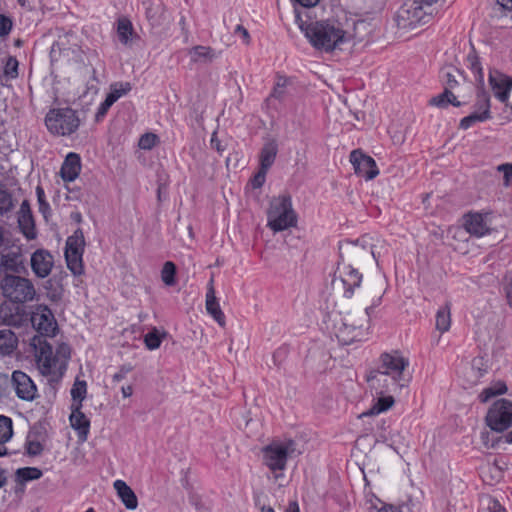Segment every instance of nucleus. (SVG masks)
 <instances>
[{"mask_svg":"<svg viewBox=\"0 0 512 512\" xmlns=\"http://www.w3.org/2000/svg\"><path fill=\"white\" fill-rule=\"evenodd\" d=\"M300 29L316 50L325 53L333 52L352 38L343 24L336 19L302 23Z\"/></svg>","mask_w":512,"mask_h":512,"instance_id":"nucleus-1","label":"nucleus"},{"mask_svg":"<svg viewBox=\"0 0 512 512\" xmlns=\"http://www.w3.org/2000/svg\"><path fill=\"white\" fill-rule=\"evenodd\" d=\"M31 346L34 348L36 364L42 375L56 378L64 374L71 354L69 345L61 343L54 352L45 338L34 336L31 339Z\"/></svg>","mask_w":512,"mask_h":512,"instance_id":"nucleus-2","label":"nucleus"},{"mask_svg":"<svg viewBox=\"0 0 512 512\" xmlns=\"http://www.w3.org/2000/svg\"><path fill=\"white\" fill-rule=\"evenodd\" d=\"M372 238L365 235L357 240H345L339 245V262L348 263L362 269L365 265L376 263L377 256L374 250Z\"/></svg>","mask_w":512,"mask_h":512,"instance_id":"nucleus-3","label":"nucleus"},{"mask_svg":"<svg viewBox=\"0 0 512 512\" xmlns=\"http://www.w3.org/2000/svg\"><path fill=\"white\" fill-rule=\"evenodd\" d=\"M434 11L422 0H408L397 10L394 20L397 28L406 32L428 23Z\"/></svg>","mask_w":512,"mask_h":512,"instance_id":"nucleus-4","label":"nucleus"},{"mask_svg":"<svg viewBox=\"0 0 512 512\" xmlns=\"http://www.w3.org/2000/svg\"><path fill=\"white\" fill-rule=\"evenodd\" d=\"M297 216L292 208L291 198L279 196L274 198L267 212V226L274 232L284 231L295 227Z\"/></svg>","mask_w":512,"mask_h":512,"instance_id":"nucleus-5","label":"nucleus"},{"mask_svg":"<svg viewBox=\"0 0 512 512\" xmlns=\"http://www.w3.org/2000/svg\"><path fill=\"white\" fill-rule=\"evenodd\" d=\"M381 298H378L377 303L366 307L364 314L357 319L355 315L346 317L342 326L338 329L337 337L340 342L349 345L355 341H361L368 334L371 314L374 308L379 304Z\"/></svg>","mask_w":512,"mask_h":512,"instance_id":"nucleus-6","label":"nucleus"},{"mask_svg":"<svg viewBox=\"0 0 512 512\" xmlns=\"http://www.w3.org/2000/svg\"><path fill=\"white\" fill-rule=\"evenodd\" d=\"M77 112L71 108L50 109L45 116L48 131L56 136H70L80 126Z\"/></svg>","mask_w":512,"mask_h":512,"instance_id":"nucleus-7","label":"nucleus"},{"mask_svg":"<svg viewBox=\"0 0 512 512\" xmlns=\"http://www.w3.org/2000/svg\"><path fill=\"white\" fill-rule=\"evenodd\" d=\"M262 452L264 464L278 477L276 473L285 470L288 458L296 453V443L292 439L273 441Z\"/></svg>","mask_w":512,"mask_h":512,"instance_id":"nucleus-8","label":"nucleus"},{"mask_svg":"<svg viewBox=\"0 0 512 512\" xmlns=\"http://www.w3.org/2000/svg\"><path fill=\"white\" fill-rule=\"evenodd\" d=\"M4 297L11 302L23 304L33 301L36 296V289L31 280L16 276L5 275L1 282Z\"/></svg>","mask_w":512,"mask_h":512,"instance_id":"nucleus-9","label":"nucleus"},{"mask_svg":"<svg viewBox=\"0 0 512 512\" xmlns=\"http://www.w3.org/2000/svg\"><path fill=\"white\" fill-rule=\"evenodd\" d=\"M366 380L377 395L399 394L403 388L408 387L411 377H398L374 369L368 372Z\"/></svg>","mask_w":512,"mask_h":512,"instance_id":"nucleus-10","label":"nucleus"},{"mask_svg":"<svg viewBox=\"0 0 512 512\" xmlns=\"http://www.w3.org/2000/svg\"><path fill=\"white\" fill-rule=\"evenodd\" d=\"M366 380L377 395L399 394L403 388L408 387L411 377H398L374 369L368 372Z\"/></svg>","mask_w":512,"mask_h":512,"instance_id":"nucleus-11","label":"nucleus"},{"mask_svg":"<svg viewBox=\"0 0 512 512\" xmlns=\"http://www.w3.org/2000/svg\"><path fill=\"white\" fill-rule=\"evenodd\" d=\"M30 321L33 328L42 338L53 337L58 329V324L51 309L43 304L33 307Z\"/></svg>","mask_w":512,"mask_h":512,"instance_id":"nucleus-12","label":"nucleus"},{"mask_svg":"<svg viewBox=\"0 0 512 512\" xmlns=\"http://www.w3.org/2000/svg\"><path fill=\"white\" fill-rule=\"evenodd\" d=\"M487 425L494 431L502 432L512 426V402L497 400L486 416Z\"/></svg>","mask_w":512,"mask_h":512,"instance_id":"nucleus-13","label":"nucleus"},{"mask_svg":"<svg viewBox=\"0 0 512 512\" xmlns=\"http://www.w3.org/2000/svg\"><path fill=\"white\" fill-rule=\"evenodd\" d=\"M337 281L342 285L344 297L351 298L355 288H358L362 282V274L358 267L338 261L334 282Z\"/></svg>","mask_w":512,"mask_h":512,"instance_id":"nucleus-14","label":"nucleus"},{"mask_svg":"<svg viewBox=\"0 0 512 512\" xmlns=\"http://www.w3.org/2000/svg\"><path fill=\"white\" fill-rule=\"evenodd\" d=\"M408 366V358L404 357L399 351H392L390 353L381 354L378 367L375 370L393 374L398 377H410V375L406 373Z\"/></svg>","mask_w":512,"mask_h":512,"instance_id":"nucleus-15","label":"nucleus"},{"mask_svg":"<svg viewBox=\"0 0 512 512\" xmlns=\"http://www.w3.org/2000/svg\"><path fill=\"white\" fill-rule=\"evenodd\" d=\"M28 321L25 308L15 302L5 301L0 305V324L20 328Z\"/></svg>","mask_w":512,"mask_h":512,"instance_id":"nucleus-16","label":"nucleus"},{"mask_svg":"<svg viewBox=\"0 0 512 512\" xmlns=\"http://www.w3.org/2000/svg\"><path fill=\"white\" fill-rule=\"evenodd\" d=\"M11 386L16 396L21 400L33 401L38 396L34 381L23 371L16 370L12 373Z\"/></svg>","mask_w":512,"mask_h":512,"instance_id":"nucleus-17","label":"nucleus"},{"mask_svg":"<svg viewBox=\"0 0 512 512\" xmlns=\"http://www.w3.org/2000/svg\"><path fill=\"white\" fill-rule=\"evenodd\" d=\"M350 162L354 167L355 173L364 177L366 180H372L379 174L375 160L363 154L361 151H352L350 154Z\"/></svg>","mask_w":512,"mask_h":512,"instance_id":"nucleus-18","label":"nucleus"},{"mask_svg":"<svg viewBox=\"0 0 512 512\" xmlns=\"http://www.w3.org/2000/svg\"><path fill=\"white\" fill-rule=\"evenodd\" d=\"M30 265L37 277L46 278L52 271L54 259L48 250L37 249L31 255Z\"/></svg>","mask_w":512,"mask_h":512,"instance_id":"nucleus-19","label":"nucleus"},{"mask_svg":"<svg viewBox=\"0 0 512 512\" xmlns=\"http://www.w3.org/2000/svg\"><path fill=\"white\" fill-rule=\"evenodd\" d=\"M81 407V403H74L72 405V412L69 419L71 427L77 432L78 439L84 442L88 438L90 421L81 411Z\"/></svg>","mask_w":512,"mask_h":512,"instance_id":"nucleus-20","label":"nucleus"},{"mask_svg":"<svg viewBox=\"0 0 512 512\" xmlns=\"http://www.w3.org/2000/svg\"><path fill=\"white\" fill-rule=\"evenodd\" d=\"M18 225L21 232L28 240L36 238L35 223L27 200H24L20 205L18 211Z\"/></svg>","mask_w":512,"mask_h":512,"instance_id":"nucleus-21","label":"nucleus"},{"mask_svg":"<svg viewBox=\"0 0 512 512\" xmlns=\"http://www.w3.org/2000/svg\"><path fill=\"white\" fill-rule=\"evenodd\" d=\"M489 81L495 97L502 103H507L512 89V78L497 73L490 74Z\"/></svg>","mask_w":512,"mask_h":512,"instance_id":"nucleus-22","label":"nucleus"},{"mask_svg":"<svg viewBox=\"0 0 512 512\" xmlns=\"http://www.w3.org/2000/svg\"><path fill=\"white\" fill-rule=\"evenodd\" d=\"M466 231L475 236L482 237L491 232V228L486 218L480 213H471L465 217Z\"/></svg>","mask_w":512,"mask_h":512,"instance_id":"nucleus-23","label":"nucleus"},{"mask_svg":"<svg viewBox=\"0 0 512 512\" xmlns=\"http://www.w3.org/2000/svg\"><path fill=\"white\" fill-rule=\"evenodd\" d=\"M81 171V159L80 156L76 153H69L60 170V174L62 179L65 182L74 181L80 174Z\"/></svg>","mask_w":512,"mask_h":512,"instance_id":"nucleus-24","label":"nucleus"},{"mask_svg":"<svg viewBox=\"0 0 512 512\" xmlns=\"http://www.w3.org/2000/svg\"><path fill=\"white\" fill-rule=\"evenodd\" d=\"M213 278L210 279L208 290L206 293V310L214 318V320L220 325L225 326V316L222 312L220 305L215 296V290L213 286Z\"/></svg>","mask_w":512,"mask_h":512,"instance_id":"nucleus-25","label":"nucleus"},{"mask_svg":"<svg viewBox=\"0 0 512 512\" xmlns=\"http://www.w3.org/2000/svg\"><path fill=\"white\" fill-rule=\"evenodd\" d=\"M118 497L124 506L129 510H135L138 507V499L134 491L123 480H116L113 484Z\"/></svg>","mask_w":512,"mask_h":512,"instance_id":"nucleus-26","label":"nucleus"},{"mask_svg":"<svg viewBox=\"0 0 512 512\" xmlns=\"http://www.w3.org/2000/svg\"><path fill=\"white\" fill-rule=\"evenodd\" d=\"M44 436L37 430L32 429L29 431L25 448L26 452L29 456H38L40 455L44 450Z\"/></svg>","mask_w":512,"mask_h":512,"instance_id":"nucleus-27","label":"nucleus"},{"mask_svg":"<svg viewBox=\"0 0 512 512\" xmlns=\"http://www.w3.org/2000/svg\"><path fill=\"white\" fill-rule=\"evenodd\" d=\"M278 152V145L275 140L267 141L260 152V168L269 170L273 165Z\"/></svg>","mask_w":512,"mask_h":512,"instance_id":"nucleus-28","label":"nucleus"},{"mask_svg":"<svg viewBox=\"0 0 512 512\" xmlns=\"http://www.w3.org/2000/svg\"><path fill=\"white\" fill-rule=\"evenodd\" d=\"M1 265L7 271L21 273L25 270L24 260L19 252H8L2 256Z\"/></svg>","mask_w":512,"mask_h":512,"instance_id":"nucleus-29","label":"nucleus"},{"mask_svg":"<svg viewBox=\"0 0 512 512\" xmlns=\"http://www.w3.org/2000/svg\"><path fill=\"white\" fill-rule=\"evenodd\" d=\"M457 98L458 96H456L452 92V90H449V88H445L441 94L431 98L429 103L438 108H447L449 105L460 107L461 105L466 103L459 101Z\"/></svg>","mask_w":512,"mask_h":512,"instance_id":"nucleus-30","label":"nucleus"},{"mask_svg":"<svg viewBox=\"0 0 512 512\" xmlns=\"http://www.w3.org/2000/svg\"><path fill=\"white\" fill-rule=\"evenodd\" d=\"M18 339L10 329L0 330V355H9L17 347Z\"/></svg>","mask_w":512,"mask_h":512,"instance_id":"nucleus-31","label":"nucleus"},{"mask_svg":"<svg viewBox=\"0 0 512 512\" xmlns=\"http://www.w3.org/2000/svg\"><path fill=\"white\" fill-rule=\"evenodd\" d=\"M436 329L440 333H445L450 329L451 326V308L450 304L446 303L443 307H440L436 313Z\"/></svg>","mask_w":512,"mask_h":512,"instance_id":"nucleus-32","label":"nucleus"},{"mask_svg":"<svg viewBox=\"0 0 512 512\" xmlns=\"http://www.w3.org/2000/svg\"><path fill=\"white\" fill-rule=\"evenodd\" d=\"M188 54L193 62H206L215 57L214 50L211 47L202 45L192 47Z\"/></svg>","mask_w":512,"mask_h":512,"instance_id":"nucleus-33","label":"nucleus"},{"mask_svg":"<svg viewBox=\"0 0 512 512\" xmlns=\"http://www.w3.org/2000/svg\"><path fill=\"white\" fill-rule=\"evenodd\" d=\"M42 475V471L37 467H24L16 470L15 480L20 484H24L28 481L40 479Z\"/></svg>","mask_w":512,"mask_h":512,"instance_id":"nucleus-34","label":"nucleus"},{"mask_svg":"<svg viewBox=\"0 0 512 512\" xmlns=\"http://www.w3.org/2000/svg\"><path fill=\"white\" fill-rule=\"evenodd\" d=\"M394 394L379 395L366 415H374L387 411L394 404Z\"/></svg>","mask_w":512,"mask_h":512,"instance_id":"nucleus-35","label":"nucleus"},{"mask_svg":"<svg viewBox=\"0 0 512 512\" xmlns=\"http://www.w3.org/2000/svg\"><path fill=\"white\" fill-rule=\"evenodd\" d=\"M133 26L129 19L127 18H120L117 21V35L119 38V41L124 44L128 45L130 40L133 36Z\"/></svg>","mask_w":512,"mask_h":512,"instance_id":"nucleus-36","label":"nucleus"},{"mask_svg":"<svg viewBox=\"0 0 512 512\" xmlns=\"http://www.w3.org/2000/svg\"><path fill=\"white\" fill-rule=\"evenodd\" d=\"M466 65L474 73L475 80L479 84L483 85L484 75H483L482 66H481L479 58L473 48L471 49V51L468 53V55L466 57Z\"/></svg>","mask_w":512,"mask_h":512,"instance_id":"nucleus-37","label":"nucleus"},{"mask_svg":"<svg viewBox=\"0 0 512 512\" xmlns=\"http://www.w3.org/2000/svg\"><path fill=\"white\" fill-rule=\"evenodd\" d=\"M146 17L153 24L157 23L162 15L163 7L160 1L143 0Z\"/></svg>","mask_w":512,"mask_h":512,"instance_id":"nucleus-38","label":"nucleus"},{"mask_svg":"<svg viewBox=\"0 0 512 512\" xmlns=\"http://www.w3.org/2000/svg\"><path fill=\"white\" fill-rule=\"evenodd\" d=\"M82 255L83 253L81 252L65 251L67 267L74 275H81L83 273Z\"/></svg>","mask_w":512,"mask_h":512,"instance_id":"nucleus-39","label":"nucleus"},{"mask_svg":"<svg viewBox=\"0 0 512 512\" xmlns=\"http://www.w3.org/2000/svg\"><path fill=\"white\" fill-rule=\"evenodd\" d=\"M15 207L12 193L3 185H0V215L11 212Z\"/></svg>","mask_w":512,"mask_h":512,"instance_id":"nucleus-40","label":"nucleus"},{"mask_svg":"<svg viewBox=\"0 0 512 512\" xmlns=\"http://www.w3.org/2000/svg\"><path fill=\"white\" fill-rule=\"evenodd\" d=\"M84 236L81 230H76L74 234L68 237L65 251L84 252Z\"/></svg>","mask_w":512,"mask_h":512,"instance_id":"nucleus-41","label":"nucleus"},{"mask_svg":"<svg viewBox=\"0 0 512 512\" xmlns=\"http://www.w3.org/2000/svg\"><path fill=\"white\" fill-rule=\"evenodd\" d=\"M132 89L129 82H117L110 86V92L106 96L108 99H112L115 103L119 98L126 95Z\"/></svg>","mask_w":512,"mask_h":512,"instance_id":"nucleus-42","label":"nucleus"},{"mask_svg":"<svg viewBox=\"0 0 512 512\" xmlns=\"http://www.w3.org/2000/svg\"><path fill=\"white\" fill-rule=\"evenodd\" d=\"M475 111H479L480 115L483 117L484 115H487V119L491 118L490 97L486 92H478L475 103Z\"/></svg>","mask_w":512,"mask_h":512,"instance_id":"nucleus-43","label":"nucleus"},{"mask_svg":"<svg viewBox=\"0 0 512 512\" xmlns=\"http://www.w3.org/2000/svg\"><path fill=\"white\" fill-rule=\"evenodd\" d=\"M175 274H176V266L173 262L167 261L161 271L162 281L168 285L172 286L175 284Z\"/></svg>","mask_w":512,"mask_h":512,"instance_id":"nucleus-44","label":"nucleus"},{"mask_svg":"<svg viewBox=\"0 0 512 512\" xmlns=\"http://www.w3.org/2000/svg\"><path fill=\"white\" fill-rule=\"evenodd\" d=\"M13 434L12 421L9 417L0 416V442H7Z\"/></svg>","mask_w":512,"mask_h":512,"instance_id":"nucleus-45","label":"nucleus"},{"mask_svg":"<svg viewBox=\"0 0 512 512\" xmlns=\"http://www.w3.org/2000/svg\"><path fill=\"white\" fill-rule=\"evenodd\" d=\"M488 120L487 115L481 116L479 111H474L470 115L461 119L459 127L463 130H467L478 122H484Z\"/></svg>","mask_w":512,"mask_h":512,"instance_id":"nucleus-46","label":"nucleus"},{"mask_svg":"<svg viewBox=\"0 0 512 512\" xmlns=\"http://www.w3.org/2000/svg\"><path fill=\"white\" fill-rule=\"evenodd\" d=\"M87 392V384L85 381L76 380L72 389L71 396L73 400L77 403H81L85 399Z\"/></svg>","mask_w":512,"mask_h":512,"instance_id":"nucleus-47","label":"nucleus"},{"mask_svg":"<svg viewBox=\"0 0 512 512\" xmlns=\"http://www.w3.org/2000/svg\"><path fill=\"white\" fill-rule=\"evenodd\" d=\"M162 342L161 335L156 328H153L144 337V343L149 350H155L160 347Z\"/></svg>","mask_w":512,"mask_h":512,"instance_id":"nucleus-48","label":"nucleus"},{"mask_svg":"<svg viewBox=\"0 0 512 512\" xmlns=\"http://www.w3.org/2000/svg\"><path fill=\"white\" fill-rule=\"evenodd\" d=\"M455 73L461 74L457 69L451 67L443 70L442 78L445 83V88H449V90H452L458 85Z\"/></svg>","mask_w":512,"mask_h":512,"instance_id":"nucleus-49","label":"nucleus"},{"mask_svg":"<svg viewBox=\"0 0 512 512\" xmlns=\"http://www.w3.org/2000/svg\"><path fill=\"white\" fill-rule=\"evenodd\" d=\"M4 75L10 79L18 76V61L15 57L9 56L5 62Z\"/></svg>","mask_w":512,"mask_h":512,"instance_id":"nucleus-50","label":"nucleus"},{"mask_svg":"<svg viewBox=\"0 0 512 512\" xmlns=\"http://www.w3.org/2000/svg\"><path fill=\"white\" fill-rule=\"evenodd\" d=\"M159 139L156 134L146 133L142 135L139 139V147L144 150L152 149L157 143Z\"/></svg>","mask_w":512,"mask_h":512,"instance_id":"nucleus-51","label":"nucleus"},{"mask_svg":"<svg viewBox=\"0 0 512 512\" xmlns=\"http://www.w3.org/2000/svg\"><path fill=\"white\" fill-rule=\"evenodd\" d=\"M503 174V185L509 187L512 182V163H503L496 167Z\"/></svg>","mask_w":512,"mask_h":512,"instance_id":"nucleus-52","label":"nucleus"},{"mask_svg":"<svg viewBox=\"0 0 512 512\" xmlns=\"http://www.w3.org/2000/svg\"><path fill=\"white\" fill-rule=\"evenodd\" d=\"M506 391V387L505 385L501 384V387L497 390H494V388L492 387H489V388H486L484 389L480 395H479V399L481 402L485 403L487 402L490 398L498 395V394H502Z\"/></svg>","mask_w":512,"mask_h":512,"instance_id":"nucleus-53","label":"nucleus"},{"mask_svg":"<svg viewBox=\"0 0 512 512\" xmlns=\"http://www.w3.org/2000/svg\"><path fill=\"white\" fill-rule=\"evenodd\" d=\"M13 27L12 20L3 14H0V37L4 38L9 35Z\"/></svg>","mask_w":512,"mask_h":512,"instance_id":"nucleus-54","label":"nucleus"},{"mask_svg":"<svg viewBox=\"0 0 512 512\" xmlns=\"http://www.w3.org/2000/svg\"><path fill=\"white\" fill-rule=\"evenodd\" d=\"M113 104L114 103L112 102V99H108L106 97V99L98 107V110H97L96 115H95L96 121L102 120L105 117V115L107 114L109 108Z\"/></svg>","mask_w":512,"mask_h":512,"instance_id":"nucleus-55","label":"nucleus"},{"mask_svg":"<svg viewBox=\"0 0 512 512\" xmlns=\"http://www.w3.org/2000/svg\"><path fill=\"white\" fill-rule=\"evenodd\" d=\"M367 512H403L401 508H397L391 505H383L381 508H377L372 502L367 506Z\"/></svg>","mask_w":512,"mask_h":512,"instance_id":"nucleus-56","label":"nucleus"},{"mask_svg":"<svg viewBox=\"0 0 512 512\" xmlns=\"http://www.w3.org/2000/svg\"><path fill=\"white\" fill-rule=\"evenodd\" d=\"M268 170L262 168L259 169L258 173L252 179L253 188H260L265 182L266 174Z\"/></svg>","mask_w":512,"mask_h":512,"instance_id":"nucleus-57","label":"nucleus"},{"mask_svg":"<svg viewBox=\"0 0 512 512\" xmlns=\"http://www.w3.org/2000/svg\"><path fill=\"white\" fill-rule=\"evenodd\" d=\"M132 366L129 365V364H126V365H122L118 372H116L114 375H113V381L115 382H119L121 380H123L128 373H130L132 371Z\"/></svg>","mask_w":512,"mask_h":512,"instance_id":"nucleus-58","label":"nucleus"},{"mask_svg":"<svg viewBox=\"0 0 512 512\" xmlns=\"http://www.w3.org/2000/svg\"><path fill=\"white\" fill-rule=\"evenodd\" d=\"M36 194H37V199H38V203H39V209L41 212L44 213L45 210L49 208V204L45 200V193H44V190L42 189V187L38 186L36 188Z\"/></svg>","mask_w":512,"mask_h":512,"instance_id":"nucleus-59","label":"nucleus"},{"mask_svg":"<svg viewBox=\"0 0 512 512\" xmlns=\"http://www.w3.org/2000/svg\"><path fill=\"white\" fill-rule=\"evenodd\" d=\"M235 34H239L246 44L250 41V35L245 27L237 25L235 28Z\"/></svg>","mask_w":512,"mask_h":512,"instance_id":"nucleus-60","label":"nucleus"},{"mask_svg":"<svg viewBox=\"0 0 512 512\" xmlns=\"http://www.w3.org/2000/svg\"><path fill=\"white\" fill-rule=\"evenodd\" d=\"M284 88H280V80H277L276 85L270 95L272 98L282 99L284 96Z\"/></svg>","mask_w":512,"mask_h":512,"instance_id":"nucleus-61","label":"nucleus"},{"mask_svg":"<svg viewBox=\"0 0 512 512\" xmlns=\"http://www.w3.org/2000/svg\"><path fill=\"white\" fill-rule=\"evenodd\" d=\"M490 512H506V509L497 500H491L488 505Z\"/></svg>","mask_w":512,"mask_h":512,"instance_id":"nucleus-62","label":"nucleus"},{"mask_svg":"<svg viewBox=\"0 0 512 512\" xmlns=\"http://www.w3.org/2000/svg\"><path fill=\"white\" fill-rule=\"evenodd\" d=\"M294 4H298L305 8L314 7L320 0H291Z\"/></svg>","mask_w":512,"mask_h":512,"instance_id":"nucleus-63","label":"nucleus"},{"mask_svg":"<svg viewBox=\"0 0 512 512\" xmlns=\"http://www.w3.org/2000/svg\"><path fill=\"white\" fill-rule=\"evenodd\" d=\"M285 512H300L298 503L296 501L290 502Z\"/></svg>","mask_w":512,"mask_h":512,"instance_id":"nucleus-64","label":"nucleus"}]
</instances>
